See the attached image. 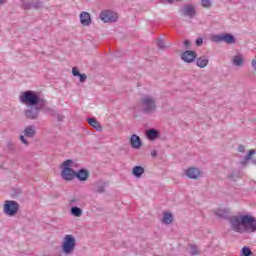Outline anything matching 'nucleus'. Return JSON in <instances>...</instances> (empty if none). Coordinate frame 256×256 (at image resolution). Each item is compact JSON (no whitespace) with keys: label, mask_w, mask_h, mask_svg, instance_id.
I'll list each match as a JSON object with an SVG mask.
<instances>
[{"label":"nucleus","mask_w":256,"mask_h":256,"mask_svg":"<svg viewBox=\"0 0 256 256\" xmlns=\"http://www.w3.org/2000/svg\"><path fill=\"white\" fill-rule=\"evenodd\" d=\"M229 221L233 231H236V233H243V231L255 233L256 231L255 219L249 215L231 216Z\"/></svg>","instance_id":"obj_1"},{"label":"nucleus","mask_w":256,"mask_h":256,"mask_svg":"<svg viewBox=\"0 0 256 256\" xmlns=\"http://www.w3.org/2000/svg\"><path fill=\"white\" fill-rule=\"evenodd\" d=\"M139 107L144 115H153L157 111V98L146 94L140 99Z\"/></svg>","instance_id":"obj_2"},{"label":"nucleus","mask_w":256,"mask_h":256,"mask_svg":"<svg viewBox=\"0 0 256 256\" xmlns=\"http://www.w3.org/2000/svg\"><path fill=\"white\" fill-rule=\"evenodd\" d=\"M43 99L39 97L34 91L28 90L20 95V103L24 105H29L30 107H35L38 105L39 107H43Z\"/></svg>","instance_id":"obj_3"},{"label":"nucleus","mask_w":256,"mask_h":256,"mask_svg":"<svg viewBox=\"0 0 256 256\" xmlns=\"http://www.w3.org/2000/svg\"><path fill=\"white\" fill-rule=\"evenodd\" d=\"M73 167H75V162L73 160H66L62 164L61 177L65 181H73L75 179L76 172Z\"/></svg>","instance_id":"obj_4"},{"label":"nucleus","mask_w":256,"mask_h":256,"mask_svg":"<svg viewBox=\"0 0 256 256\" xmlns=\"http://www.w3.org/2000/svg\"><path fill=\"white\" fill-rule=\"evenodd\" d=\"M20 205L15 200H6L3 206V213L8 217H15L19 213Z\"/></svg>","instance_id":"obj_5"},{"label":"nucleus","mask_w":256,"mask_h":256,"mask_svg":"<svg viewBox=\"0 0 256 256\" xmlns=\"http://www.w3.org/2000/svg\"><path fill=\"white\" fill-rule=\"evenodd\" d=\"M76 245H77V241L75 240V237H73V235L67 234L64 237V240L62 243L63 253H65V255H71L73 251H75Z\"/></svg>","instance_id":"obj_6"},{"label":"nucleus","mask_w":256,"mask_h":256,"mask_svg":"<svg viewBox=\"0 0 256 256\" xmlns=\"http://www.w3.org/2000/svg\"><path fill=\"white\" fill-rule=\"evenodd\" d=\"M210 41H212V43H227L228 45H235V43H237L235 36L230 33L213 35Z\"/></svg>","instance_id":"obj_7"},{"label":"nucleus","mask_w":256,"mask_h":256,"mask_svg":"<svg viewBox=\"0 0 256 256\" xmlns=\"http://www.w3.org/2000/svg\"><path fill=\"white\" fill-rule=\"evenodd\" d=\"M100 19L103 23H115L119 19V15L111 10H103L100 12Z\"/></svg>","instance_id":"obj_8"},{"label":"nucleus","mask_w":256,"mask_h":256,"mask_svg":"<svg viewBox=\"0 0 256 256\" xmlns=\"http://www.w3.org/2000/svg\"><path fill=\"white\" fill-rule=\"evenodd\" d=\"M180 14L183 17H189V19H193L195 15H197V9L193 4H183L182 8L180 9Z\"/></svg>","instance_id":"obj_9"},{"label":"nucleus","mask_w":256,"mask_h":256,"mask_svg":"<svg viewBox=\"0 0 256 256\" xmlns=\"http://www.w3.org/2000/svg\"><path fill=\"white\" fill-rule=\"evenodd\" d=\"M181 59L185 63H193L197 59V52L193 50H187L181 54Z\"/></svg>","instance_id":"obj_10"},{"label":"nucleus","mask_w":256,"mask_h":256,"mask_svg":"<svg viewBox=\"0 0 256 256\" xmlns=\"http://www.w3.org/2000/svg\"><path fill=\"white\" fill-rule=\"evenodd\" d=\"M186 175L189 179H199L201 171L198 168L191 167L186 170Z\"/></svg>","instance_id":"obj_11"},{"label":"nucleus","mask_w":256,"mask_h":256,"mask_svg":"<svg viewBox=\"0 0 256 256\" xmlns=\"http://www.w3.org/2000/svg\"><path fill=\"white\" fill-rule=\"evenodd\" d=\"M39 106L38 107H32L28 110H25V116L27 119H37L39 117Z\"/></svg>","instance_id":"obj_12"},{"label":"nucleus","mask_w":256,"mask_h":256,"mask_svg":"<svg viewBox=\"0 0 256 256\" xmlns=\"http://www.w3.org/2000/svg\"><path fill=\"white\" fill-rule=\"evenodd\" d=\"M130 145L133 149H141L143 142H141V138L134 134L130 138Z\"/></svg>","instance_id":"obj_13"},{"label":"nucleus","mask_w":256,"mask_h":256,"mask_svg":"<svg viewBox=\"0 0 256 256\" xmlns=\"http://www.w3.org/2000/svg\"><path fill=\"white\" fill-rule=\"evenodd\" d=\"M80 22L85 27H89V24L91 23V14H89V12H82L80 14Z\"/></svg>","instance_id":"obj_14"},{"label":"nucleus","mask_w":256,"mask_h":256,"mask_svg":"<svg viewBox=\"0 0 256 256\" xmlns=\"http://www.w3.org/2000/svg\"><path fill=\"white\" fill-rule=\"evenodd\" d=\"M42 102H43L42 106H38L40 111H43L44 113H49L52 115V117H55V115H57V112L55 110H53V108L46 107L47 101L42 99Z\"/></svg>","instance_id":"obj_15"},{"label":"nucleus","mask_w":256,"mask_h":256,"mask_svg":"<svg viewBox=\"0 0 256 256\" xmlns=\"http://www.w3.org/2000/svg\"><path fill=\"white\" fill-rule=\"evenodd\" d=\"M75 177H77L79 181H87L89 179V171L80 169L78 172H76Z\"/></svg>","instance_id":"obj_16"},{"label":"nucleus","mask_w":256,"mask_h":256,"mask_svg":"<svg viewBox=\"0 0 256 256\" xmlns=\"http://www.w3.org/2000/svg\"><path fill=\"white\" fill-rule=\"evenodd\" d=\"M107 188V182L98 181L95 184L96 193H105V189Z\"/></svg>","instance_id":"obj_17"},{"label":"nucleus","mask_w":256,"mask_h":256,"mask_svg":"<svg viewBox=\"0 0 256 256\" xmlns=\"http://www.w3.org/2000/svg\"><path fill=\"white\" fill-rule=\"evenodd\" d=\"M87 122L89 123V125H91V127L96 129V131H103V127H101V124H99V122L95 118H88Z\"/></svg>","instance_id":"obj_18"},{"label":"nucleus","mask_w":256,"mask_h":256,"mask_svg":"<svg viewBox=\"0 0 256 256\" xmlns=\"http://www.w3.org/2000/svg\"><path fill=\"white\" fill-rule=\"evenodd\" d=\"M146 137L150 139V141H155V139L159 137V131L155 129H149L146 131Z\"/></svg>","instance_id":"obj_19"},{"label":"nucleus","mask_w":256,"mask_h":256,"mask_svg":"<svg viewBox=\"0 0 256 256\" xmlns=\"http://www.w3.org/2000/svg\"><path fill=\"white\" fill-rule=\"evenodd\" d=\"M143 173H145V168H143L142 166H135L132 170V175H134V177H137V179L141 178Z\"/></svg>","instance_id":"obj_20"},{"label":"nucleus","mask_w":256,"mask_h":256,"mask_svg":"<svg viewBox=\"0 0 256 256\" xmlns=\"http://www.w3.org/2000/svg\"><path fill=\"white\" fill-rule=\"evenodd\" d=\"M162 223H164V225H171V223H173V214L164 212Z\"/></svg>","instance_id":"obj_21"},{"label":"nucleus","mask_w":256,"mask_h":256,"mask_svg":"<svg viewBox=\"0 0 256 256\" xmlns=\"http://www.w3.org/2000/svg\"><path fill=\"white\" fill-rule=\"evenodd\" d=\"M244 61L245 59L243 58L242 54H238L234 56L233 65H235L236 67H243Z\"/></svg>","instance_id":"obj_22"},{"label":"nucleus","mask_w":256,"mask_h":256,"mask_svg":"<svg viewBox=\"0 0 256 256\" xmlns=\"http://www.w3.org/2000/svg\"><path fill=\"white\" fill-rule=\"evenodd\" d=\"M196 63L200 69H205V66L209 65V59H207L205 56H202L197 59Z\"/></svg>","instance_id":"obj_23"},{"label":"nucleus","mask_w":256,"mask_h":256,"mask_svg":"<svg viewBox=\"0 0 256 256\" xmlns=\"http://www.w3.org/2000/svg\"><path fill=\"white\" fill-rule=\"evenodd\" d=\"M35 126H27L25 129H24V135L25 137H30V138H33L35 137Z\"/></svg>","instance_id":"obj_24"},{"label":"nucleus","mask_w":256,"mask_h":256,"mask_svg":"<svg viewBox=\"0 0 256 256\" xmlns=\"http://www.w3.org/2000/svg\"><path fill=\"white\" fill-rule=\"evenodd\" d=\"M70 213L73 215V217H81V215H83V210L77 206H74L71 208Z\"/></svg>","instance_id":"obj_25"},{"label":"nucleus","mask_w":256,"mask_h":256,"mask_svg":"<svg viewBox=\"0 0 256 256\" xmlns=\"http://www.w3.org/2000/svg\"><path fill=\"white\" fill-rule=\"evenodd\" d=\"M228 215H229V209H218L216 211L217 217H222L223 219H225V217H228Z\"/></svg>","instance_id":"obj_26"},{"label":"nucleus","mask_w":256,"mask_h":256,"mask_svg":"<svg viewBox=\"0 0 256 256\" xmlns=\"http://www.w3.org/2000/svg\"><path fill=\"white\" fill-rule=\"evenodd\" d=\"M189 247L191 255H199V248L196 245L190 244Z\"/></svg>","instance_id":"obj_27"},{"label":"nucleus","mask_w":256,"mask_h":256,"mask_svg":"<svg viewBox=\"0 0 256 256\" xmlns=\"http://www.w3.org/2000/svg\"><path fill=\"white\" fill-rule=\"evenodd\" d=\"M31 7H33L34 9H41V7H43V1L36 0L32 2Z\"/></svg>","instance_id":"obj_28"},{"label":"nucleus","mask_w":256,"mask_h":256,"mask_svg":"<svg viewBox=\"0 0 256 256\" xmlns=\"http://www.w3.org/2000/svg\"><path fill=\"white\" fill-rule=\"evenodd\" d=\"M253 255V252H251V249L247 246L242 248V256H251Z\"/></svg>","instance_id":"obj_29"},{"label":"nucleus","mask_w":256,"mask_h":256,"mask_svg":"<svg viewBox=\"0 0 256 256\" xmlns=\"http://www.w3.org/2000/svg\"><path fill=\"white\" fill-rule=\"evenodd\" d=\"M202 7L205 9H210L211 7V0H201Z\"/></svg>","instance_id":"obj_30"},{"label":"nucleus","mask_w":256,"mask_h":256,"mask_svg":"<svg viewBox=\"0 0 256 256\" xmlns=\"http://www.w3.org/2000/svg\"><path fill=\"white\" fill-rule=\"evenodd\" d=\"M256 151L255 149H252L248 152V154L245 156V161H249L251 160V157H253V155H255Z\"/></svg>","instance_id":"obj_31"},{"label":"nucleus","mask_w":256,"mask_h":256,"mask_svg":"<svg viewBox=\"0 0 256 256\" xmlns=\"http://www.w3.org/2000/svg\"><path fill=\"white\" fill-rule=\"evenodd\" d=\"M157 46L159 47V49H165V42L161 39H159L157 41Z\"/></svg>","instance_id":"obj_32"},{"label":"nucleus","mask_w":256,"mask_h":256,"mask_svg":"<svg viewBox=\"0 0 256 256\" xmlns=\"http://www.w3.org/2000/svg\"><path fill=\"white\" fill-rule=\"evenodd\" d=\"M72 75H74V77H79L81 73L77 70L76 67H74L72 68Z\"/></svg>","instance_id":"obj_33"},{"label":"nucleus","mask_w":256,"mask_h":256,"mask_svg":"<svg viewBox=\"0 0 256 256\" xmlns=\"http://www.w3.org/2000/svg\"><path fill=\"white\" fill-rule=\"evenodd\" d=\"M80 83H85L87 81V76L85 74L79 75Z\"/></svg>","instance_id":"obj_34"},{"label":"nucleus","mask_w":256,"mask_h":256,"mask_svg":"<svg viewBox=\"0 0 256 256\" xmlns=\"http://www.w3.org/2000/svg\"><path fill=\"white\" fill-rule=\"evenodd\" d=\"M20 141L24 145H29V142L27 141V139H25V136H23V135H20Z\"/></svg>","instance_id":"obj_35"},{"label":"nucleus","mask_w":256,"mask_h":256,"mask_svg":"<svg viewBox=\"0 0 256 256\" xmlns=\"http://www.w3.org/2000/svg\"><path fill=\"white\" fill-rule=\"evenodd\" d=\"M55 117H57V121H63V119H65V115H63V114L56 113Z\"/></svg>","instance_id":"obj_36"},{"label":"nucleus","mask_w":256,"mask_h":256,"mask_svg":"<svg viewBox=\"0 0 256 256\" xmlns=\"http://www.w3.org/2000/svg\"><path fill=\"white\" fill-rule=\"evenodd\" d=\"M196 45H197V47H201V45H203V38H198L196 40Z\"/></svg>","instance_id":"obj_37"},{"label":"nucleus","mask_w":256,"mask_h":256,"mask_svg":"<svg viewBox=\"0 0 256 256\" xmlns=\"http://www.w3.org/2000/svg\"><path fill=\"white\" fill-rule=\"evenodd\" d=\"M239 153H245V147L243 145L238 146Z\"/></svg>","instance_id":"obj_38"},{"label":"nucleus","mask_w":256,"mask_h":256,"mask_svg":"<svg viewBox=\"0 0 256 256\" xmlns=\"http://www.w3.org/2000/svg\"><path fill=\"white\" fill-rule=\"evenodd\" d=\"M184 46L189 49V47H191V42L189 40H185L184 41Z\"/></svg>","instance_id":"obj_39"},{"label":"nucleus","mask_w":256,"mask_h":256,"mask_svg":"<svg viewBox=\"0 0 256 256\" xmlns=\"http://www.w3.org/2000/svg\"><path fill=\"white\" fill-rule=\"evenodd\" d=\"M253 69L256 71V56L254 57V59L252 60V63H251Z\"/></svg>","instance_id":"obj_40"},{"label":"nucleus","mask_w":256,"mask_h":256,"mask_svg":"<svg viewBox=\"0 0 256 256\" xmlns=\"http://www.w3.org/2000/svg\"><path fill=\"white\" fill-rule=\"evenodd\" d=\"M157 155H158L157 150H153V151L151 152V156H152V157H157Z\"/></svg>","instance_id":"obj_41"},{"label":"nucleus","mask_w":256,"mask_h":256,"mask_svg":"<svg viewBox=\"0 0 256 256\" xmlns=\"http://www.w3.org/2000/svg\"><path fill=\"white\" fill-rule=\"evenodd\" d=\"M6 0H0V5H4Z\"/></svg>","instance_id":"obj_42"},{"label":"nucleus","mask_w":256,"mask_h":256,"mask_svg":"<svg viewBox=\"0 0 256 256\" xmlns=\"http://www.w3.org/2000/svg\"><path fill=\"white\" fill-rule=\"evenodd\" d=\"M252 163H254V165H256V158L252 160Z\"/></svg>","instance_id":"obj_43"},{"label":"nucleus","mask_w":256,"mask_h":256,"mask_svg":"<svg viewBox=\"0 0 256 256\" xmlns=\"http://www.w3.org/2000/svg\"><path fill=\"white\" fill-rule=\"evenodd\" d=\"M173 0H167L168 3H171Z\"/></svg>","instance_id":"obj_44"}]
</instances>
